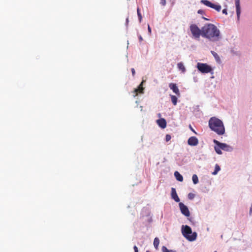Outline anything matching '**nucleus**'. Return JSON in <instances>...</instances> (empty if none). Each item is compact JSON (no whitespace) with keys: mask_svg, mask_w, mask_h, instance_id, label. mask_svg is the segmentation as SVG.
<instances>
[{"mask_svg":"<svg viewBox=\"0 0 252 252\" xmlns=\"http://www.w3.org/2000/svg\"><path fill=\"white\" fill-rule=\"evenodd\" d=\"M169 87L170 89L172 90L177 95H180V91L176 84L172 83H170Z\"/></svg>","mask_w":252,"mask_h":252,"instance_id":"f8f14e48","label":"nucleus"},{"mask_svg":"<svg viewBox=\"0 0 252 252\" xmlns=\"http://www.w3.org/2000/svg\"><path fill=\"white\" fill-rule=\"evenodd\" d=\"M170 97L171 98V101L174 105H176L177 103L178 98L177 96L174 95H170Z\"/></svg>","mask_w":252,"mask_h":252,"instance_id":"6ab92c4d","label":"nucleus"},{"mask_svg":"<svg viewBox=\"0 0 252 252\" xmlns=\"http://www.w3.org/2000/svg\"><path fill=\"white\" fill-rule=\"evenodd\" d=\"M203 19H204L205 20H208V19L207 18H205L204 17H203Z\"/></svg>","mask_w":252,"mask_h":252,"instance_id":"58836bf2","label":"nucleus"},{"mask_svg":"<svg viewBox=\"0 0 252 252\" xmlns=\"http://www.w3.org/2000/svg\"><path fill=\"white\" fill-rule=\"evenodd\" d=\"M211 53L212 55L214 56V57L215 58L216 62L218 63H220L221 62V60H220V59L219 56L218 55V54L213 51H211Z\"/></svg>","mask_w":252,"mask_h":252,"instance_id":"dca6fc26","label":"nucleus"},{"mask_svg":"<svg viewBox=\"0 0 252 252\" xmlns=\"http://www.w3.org/2000/svg\"><path fill=\"white\" fill-rule=\"evenodd\" d=\"M193 81L194 82H198V78L197 77H193Z\"/></svg>","mask_w":252,"mask_h":252,"instance_id":"c9c22d12","label":"nucleus"},{"mask_svg":"<svg viewBox=\"0 0 252 252\" xmlns=\"http://www.w3.org/2000/svg\"><path fill=\"white\" fill-rule=\"evenodd\" d=\"M192 180L193 183L195 185L197 184L198 183V178L196 174H193L192 176Z\"/></svg>","mask_w":252,"mask_h":252,"instance_id":"4be33fe9","label":"nucleus"},{"mask_svg":"<svg viewBox=\"0 0 252 252\" xmlns=\"http://www.w3.org/2000/svg\"><path fill=\"white\" fill-rule=\"evenodd\" d=\"M128 22H129V21H128V17H127V18H126V26H127V25H128Z\"/></svg>","mask_w":252,"mask_h":252,"instance_id":"4c0bfd02","label":"nucleus"},{"mask_svg":"<svg viewBox=\"0 0 252 252\" xmlns=\"http://www.w3.org/2000/svg\"><path fill=\"white\" fill-rule=\"evenodd\" d=\"M200 3L208 7L215 9L218 12H220L221 9V5L218 3H212L211 1L208 0H201Z\"/></svg>","mask_w":252,"mask_h":252,"instance_id":"423d86ee","label":"nucleus"},{"mask_svg":"<svg viewBox=\"0 0 252 252\" xmlns=\"http://www.w3.org/2000/svg\"><path fill=\"white\" fill-rule=\"evenodd\" d=\"M148 31L149 34H151V32H152V30H151V28H150V27L149 25H148Z\"/></svg>","mask_w":252,"mask_h":252,"instance_id":"c756f323","label":"nucleus"},{"mask_svg":"<svg viewBox=\"0 0 252 252\" xmlns=\"http://www.w3.org/2000/svg\"><path fill=\"white\" fill-rule=\"evenodd\" d=\"M189 29L194 38L199 39L200 35L202 36V28L200 29L196 25L193 24L190 25Z\"/></svg>","mask_w":252,"mask_h":252,"instance_id":"39448f33","label":"nucleus"},{"mask_svg":"<svg viewBox=\"0 0 252 252\" xmlns=\"http://www.w3.org/2000/svg\"><path fill=\"white\" fill-rule=\"evenodd\" d=\"M177 66L179 69L181 70L183 72H185L186 71V68L183 63H179L177 64Z\"/></svg>","mask_w":252,"mask_h":252,"instance_id":"f3484780","label":"nucleus"},{"mask_svg":"<svg viewBox=\"0 0 252 252\" xmlns=\"http://www.w3.org/2000/svg\"><path fill=\"white\" fill-rule=\"evenodd\" d=\"M213 142L215 145L219 146L220 148L224 151L231 152L233 151V148L226 143L220 142L216 139L213 140Z\"/></svg>","mask_w":252,"mask_h":252,"instance_id":"0eeeda50","label":"nucleus"},{"mask_svg":"<svg viewBox=\"0 0 252 252\" xmlns=\"http://www.w3.org/2000/svg\"><path fill=\"white\" fill-rule=\"evenodd\" d=\"M195 197V194L193 193H189L188 195V198L189 200H192Z\"/></svg>","mask_w":252,"mask_h":252,"instance_id":"393cba45","label":"nucleus"},{"mask_svg":"<svg viewBox=\"0 0 252 252\" xmlns=\"http://www.w3.org/2000/svg\"><path fill=\"white\" fill-rule=\"evenodd\" d=\"M174 176L177 181L180 182H182L183 181V176L179 172L175 171L174 172Z\"/></svg>","mask_w":252,"mask_h":252,"instance_id":"2eb2a0df","label":"nucleus"},{"mask_svg":"<svg viewBox=\"0 0 252 252\" xmlns=\"http://www.w3.org/2000/svg\"><path fill=\"white\" fill-rule=\"evenodd\" d=\"M158 126L162 128H164L166 126V121L164 118H160L157 121Z\"/></svg>","mask_w":252,"mask_h":252,"instance_id":"ddd939ff","label":"nucleus"},{"mask_svg":"<svg viewBox=\"0 0 252 252\" xmlns=\"http://www.w3.org/2000/svg\"><path fill=\"white\" fill-rule=\"evenodd\" d=\"M171 196L172 199H173L175 202H179L180 200L179 197L178 196V194L176 192V189L174 188H171Z\"/></svg>","mask_w":252,"mask_h":252,"instance_id":"9b49d317","label":"nucleus"},{"mask_svg":"<svg viewBox=\"0 0 252 252\" xmlns=\"http://www.w3.org/2000/svg\"><path fill=\"white\" fill-rule=\"evenodd\" d=\"M171 137L169 134H166L165 136V140L166 142H168L171 140Z\"/></svg>","mask_w":252,"mask_h":252,"instance_id":"bb28decb","label":"nucleus"},{"mask_svg":"<svg viewBox=\"0 0 252 252\" xmlns=\"http://www.w3.org/2000/svg\"><path fill=\"white\" fill-rule=\"evenodd\" d=\"M196 67L202 73H211L212 74L214 73L212 68L207 63H198Z\"/></svg>","mask_w":252,"mask_h":252,"instance_id":"20e7f679","label":"nucleus"},{"mask_svg":"<svg viewBox=\"0 0 252 252\" xmlns=\"http://www.w3.org/2000/svg\"><path fill=\"white\" fill-rule=\"evenodd\" d=\"M159 244V240L158 237L155 238L154 241V246L156 249H158V247Z\"/></svg>","mask_w":252,"mask_h":252,"instance_id":"aec40b11","label":"nucleus"},{"mask_svg":"<svg viewBox=\"0 0 252 252\" xmlns=\"http://www.w3.org/2000/svg\"><path fill=\"white\" fill-rule=\"evenodd\" d=\"M145 82V80H142V81L141 82V83L138 86V88L136 89H135L133 91L134 94H135L133 95L134 97H135L136 95V94L139 93L141 94H143L144 93V88L143 87V83Z\"/></svg>","mask_w":252,"mask_h":252,"instance_id":"1a4fd4ad","label":"nucleus"},{"mask_svg":"<svg viewBox=\"0 0 252 252\" xmlns=\"http://www.w3.org/2000/svg\"><path fill=\"white\" fill-rule=\"evenodd\" d=\"M222 12L223 14L227 15V10L226 8H224L222 10Z\"/></svg>","mask_w":252,"mask_h":252,"instance_id":"7c9ffc66","label":"nucleus"},{"mask_svg":"<svg viewBox=\"0 0 252 252\" xmlns=\"http://www.w3.org/2000/svg\"><path fill=\"white\" fill-rule=\"evenodd\" d=\"M220 170V166L216 164L215 167V170L212 172V174L214 175H216L218 174V172Z\"/></svg>","mask_w":252,"mask_h":252,"instance_id":"a211bd4d","label":"nucleus"},{"mask_svg":"<svg viewBox=\"0 0 252 252\" xmlns=\"http://www.w3.org/2000/svg\"><path fill=\"white\" fill-rule=\"evenodd\" d=\"M133 249H134V252H138V248L136 246H134L133 247Z\"/></svg>","mask_w":252,"mask_h":252,"instance_id":"2f4dec72","label":"nucleus"},{"mask_svg":"<svg viewBox=\"0 0 252 252\" xmlns=\"http://www.w3.org/2000/svg\"><path fill=\"white\" fill-rule=\"evenodd\" d=\"M181 232L183 236L190 242H192L196 239L197 234L195 232H192L191 227L187 225H183L181 228Z\"/></svg>","mask_w":252,"mask_h":252,"instance_id":"7ed1b4c3","label":"nucleus"},{"mask_svg":"<svg viewBox=\"0 0 252 252\" xmlns=\"http://www.w3.org/2000/svg\"><path fill=\"white\" fill-rule=\"evenodd\" d=\"M214 252H217V251H214Z\"/></svg>","mask_w":252,"mask_h":252,"instance_id":"ea45409f","label":"nucleus"},{"mask_svg":"<svg viewBox=\"0 0 252 252\" xmlns=\"http://www.w3.org/2000/svg\"><path fill=\"white\" fill-rule=\"evenodd\" d=\"M189 128L190 129V130L193 131L194 133H195V134H197L196 132H195V131L193 129V128L191 127V125H189Z\"/></svg>","mask_w":252,"mask_h":252,"instance_id":"f704fd0d","label":"nucleus"},{"mask_svg":"<svg viewBox=\"0 0 252 252\" xmlns=\"http://www.w3.org/2000/svg\"><path fill=\"white\" fill-rule=\"evenodd\" d=\"M188 144L191 146H196L198 144V140L195 136H191L188 139Z\"/></svg>","mask_w":252,"mask_h":252,"instance_id":"9d476101","label":"nucleus"},{"mask_svg":"<svg viewBox=\"0 0 252 252\" xmlns=\"http://www.w3.org/2000/svg\"><path fill=\"white\" fill-rule=\"evenodd\" d=\"M197 13L200 14H204V11L202 9H199L197 11Z\"/></svg>","mask_w":252,"mask_h":252,"instance_id":"c85d7f7f","label":"nucleus"},{"mask_svg":"<svg viewBox=\"0 0 252 252\" xmlns=\"http://www.w3.org/2000/svg\"><path fill=\"white\" fill-rule=\"evenodd\" d=\"M131 70V72H132V75L134 76L135 73V69L133 68H132Z\"/></svg>","mask_w":252,"mask_h":252,"instance_id":"473e14b6","label":"nucleus"},{"mask_svg":"<svg viewBox=\"0 0 252 252\" xmlns=\"http://www.w3.org/2000/svg\"><path fill=\"white\" fill-rule=\"evenodd\" d=\"M137 12L138 19L139 20V22H141V20H142V17L141 14L140 12V9H139V7H138L137 9Z\"/></svg>","mask_w":252,"mask_h":252,"instance_id":"b1692460","label":"nucleus"},{"mask_svg":"<svg viewBox=\"0 0 252 252\" xmlns=\"http://www.w3.org/2000/svg\"><path fill=\"white\" fill-rule=\"evenodd\" d=\"M249 214H250V216L252 215V205H251V206L250 209Z\"/></svg>","mask_w":252,"mask_h":252,"instance_id":"72a5a7b5","label":"nucleus"},{"mask_svg":"<svg viewBox=\"0 0 252 252\" xmlns=\"http://www.w3.org/2000/svg\"><path fill=\"white\" fill-rule=\"evenodd\" d=\"M202 36L212 41H218L220 38V32L212 24L205 25L202 27Z\"/></svg>","mask_w":252,"mask_h":252,"instance_id":"f257e3e1","label":"nucleus"},{"mask_svg":"<svg viewBox=\"0 0 252 252\" xmlns=\"http://www.w3.org/2000/svg\"><path fill=\"white\" fill-rule=\"evenodd\" d=\"M138 38L140 41H142L143 40V38L140 35H138Z\"/></svg>","mask_w":252,"mask_h":252,"instance_id":"e433bc0d","label":"nucleus"},{"mask_svg":"<svg viewBox=\"0 0 252 252\" xmlns=\"http://www.w3.org/2000/svg\"><path fill=\"white\" fill-rule=\"evenodd\" d=\"M230 52L233 55H235L236 56H238L240 55V53L236 51H235L233 49H231Z\"/></svg>","mask_w":252,"mask_h":252,"instance_id":"a878e982","label":"nucleus"},{"mask_svg":"<svg viewBox=\"0 0 252 252\" xmlns=\"http://www.w3.org/2000/svg\"><path fill=\"white\" fill-rule=\"evenodd\" d=\"M179 207L181 213L185 216L188 217L190 216V212L187 206L182 202H179Z\"/></svg>","mask_w":252,"mask_h":252,"instance_id":"6e6552de","label":"nucleus"},{"mask_svg":"<svg viewBox=\"0 0 252 252\" xmlns=\"http://www.w3.org/2000/svg\"><path fill=\"white\" fill-rule=\"evenodd\" d=\"M235 6H236V14L238 19H239L241 10H240V0H235Z\"/></svg>","mask_w":252,"mask_h":252,"instance_id":"4468645a","label":"nucleus"},{"mask_svg":"<svg viewBox=\"0 0 252 252\" xmlns=\"http://www.w3.org/2000/svg\"><path fill=\"white\" fill-rule=\"evenodd\" d=\"M215 152L219 155H221L222 154L221 150V149L220 148L219 146L215 145L214 147Z\"/></svg>","mask_w":252,"mask_h":252,"instance_id":"412c9836","label":"nucleus"},{"mask_svg":"<svg viewBox=\"0 0 252 252\" xmlns=\"http://www.w3.org/2000/svg\"><path fill=\"white\" fill-rule=\"evenodd\" d=\"M209 127L213 131L219 135L225 133V127L223 123L220 119L213 117L209 120Z\"/></svg>","mask_w":252,"mask_h":252,"instance_id":"f03ea898","label":"nucleus"},{"mask_svg":"<svg viewBox=\"0 0 252 252\" xmlns=\"http://www.w3.org/2000/svg\"><path fill=\"white\" fill-rule=\"evenodd\" d=\"M162 252H177L175 250H168L165 246H162L161 248Z\"/></svg>","mask_w":252,"mask_h":252,"instance_id":"5701e85b","label":"nucleus"},{"mask_svg":"<svg viewBox=\"0 0 252 252\" xmlns=\"http://www.w3.org/2000/svg\"><path fill=\"white\" fill-rule=\"evenodd\" d=\"M160 4L163 6H165L166 5V0H160Z\"/></svg>","mask_w":252,"mask_h":252,"instance_id":"cd10ccee","label":"nucleus"}]
</instances>
